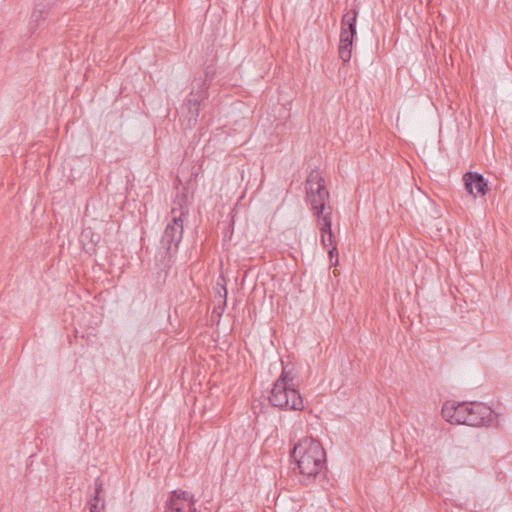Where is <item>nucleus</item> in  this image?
Listing matches in <instances>:
<instances>
[{"instance_id": "f257e3e1", "label": "nucleus", "mask_w": 512, "mask_h": 512, "mask_svg": "<svg viewBox=\"0 0 512 512\" xmlns=\"http://www.w3.org/2000/svg\"><path fill=\"white\" fill-rule=\"evenodd\" d=\"M292 457L296 460L300 473L308 480L315 478L326 463V452L322 444L312 437L301 439L294 446Z\"/></svg>"}, {"instance_id": "f03ea898", "label": "nucleus", "mask_w": 512, "mask_h": 512, "mask_svg": "<svg viewBox=\"0 0 512 512\" xmlns=\"http://www.w3.org/2000/svg\"><path fill=\"white\" fill-rule=\"evenodd\" d=\"M294 375L292 371L283 368L281 375L274 382L269 396L272 406L281 410L301 411L304 409L303 398L295 388Z\"/></svg>"}, {"instance_id": "7ed1b4c3", "label": "nucleus", "mask_w": 512, "mask_h": 512, "mask_svg": "<svg viewBox=\"0 0 512 512\" xmlns=\"http://www.w3.org/2000/svg\"><path fill=\"white\" fill-rule=\"evenodd\" d=\"M188 214V198L186 194H178L171 209L172 218L166 225L161 237V245L166 253L172 256L178 251L183 238V217Z\"/></svg>"}, {"instance_id": "20e7f679", "label": "nucleus", "mask_w": 512, "mask_h": 512, "mask_svg": "<svg viewBox=\"0 0 512 512\" xmlns=\"http://www.w3.org/2000/svg\"><path fill=\"white\" fill-rule=\"evenodd\" d=\"M493 420V410L480 402H468L466 425L480 427L488 425Z\"/></svg>"}, {"instance_id": "39448f33", "label": "nucleus", "mask_w": 512, "mask_h": 512, "mask_svg": "<svg viewBox=\"0 0 512 512\" xmlns=\"http://www.w3.org/2000/svg\"><path fill=\"white\" fill-rule=\"evenodd\" d=\"M202 100L188 97L179 109V121L184 129H192L198 122Z\"/></svg>"}, {"instance_id": "423d86ee", "label": "nucleus", "mask_w": 512, "mask_h": 512, "mask_svg": "<svg viewBox=\"0 0 512 512\" xmlns=\"http://www.w3.org/2000/svg\"><path fill=\"white\" fill-rule=\"evenodd\" d=\"M468 402L456 403L455 401H447L442 407V416L451 424H464L467 418Z\"/></svg>"}, {"instance_id": "0eeeda50", "label": "nucleus", "mask_w": 512, "mask_h": 512, "mask_svg": "<svg viewBox=\"0 0 512 512\" xmlns=\"http://www.w3.org/2000/svg\"><path fill=\"white\" fill-rule=\"evenodd\" d=\"M465 188L473 197L477 195L484 196L488 191V182L484 176L478 172H467L464 175Z\"/></svg>"}, {"instance_id": "6e6552de", "label": "nucleus", "mask_w": 512, "mask_h": 512, "mask_svg": "<svg viewBox=\"0 0 512 512\" xmlns=\"http://www.w3.org/2000/svg\"><path fill=\"white\" fill-rule=\"evenodd\" d=\"M329 198V192L326 188H322V192L318 194L307 197L308 203L319 220H323V217L328 214L329 208L332 209L330 205L327 206Z\"/></svg>"}, {"instance_id": "1a4fd4ad", "label": "nucleus", "mask_w": 512, "mask_h": 512, "mask_svg": "<svg viewBox=\"0 0 512 512\" xmlns=\"http://www.w3.org/2000/svg\"><path fill=\"white\" fill-rule=\"evenodd\" d=\"M209 73L206 71L204 75L195 77L191 84V92L188 97L196 98L204 101L208 97V88L210 81L208 80Z\"/></svg>"}, {"instance_id": "9d476101", "label": "nucleus", "mask_w": 512, "mask_h": 512, "mask_svg": "<svg viewBox=\"0 0 512 512\" xmlns=\"http://www.w3.org/2000/svg\"><path fill=\"white\" fill-rule=\"evenodd\" d=\"M332 209L329 208L328 214L323 217V220H319L320 231H321V243L325 248H329L332 245H336L334 235L331 229L332 226Z\"/></svg>"}, {"instance_id": "9b49d317", "label": "nucleus", "mask_w": 512, "mask_h": 512, "mask_svg": "<svg viewBox=\"0 0 512 512\" xmlns=\"http://www.w3.org/2000/svg\"><path fill=\"white\" fill-rule=\"evenodd\" d=\"M358 17V10L356 8L347 11L341 20L340 34L354 37L356 35V22Z\"/></svg>"}, {"instance_id": "f8f14e48", "label": "nucleus", "mask_w": 512, "mask_h": 512, "mask_svg": "<svg viewBox=\"0 0 512 512\" xmlns=\"http://www.w3.org/2000/svg\"><path fill=\"white\" fill-rule=\"evenodd\" d=\"M322 188H326L323 177L318 170H312L306 179L307 197L322 192Z\"/></svg>"}, {"instance_id": "ddd939ff", "label": "nucleus", "mask_w": 512, "mask_h": 512, "mask_svg": "<svg viewBox=\"0 0 512 512\" xmlns=\"http://www.w3.org/2000/svg\"><path fill=\"white\" fill-rule=\"evenodd\" d=\"M103 482L100 478L95 480V495L88 501L90 512H105V500L100 497Z\"/></svg>"}, {"instance_id": "4468645a", "label": "nucleus", "mask_w": 512, "mask_h": 512, "mask_svg": "<svg viewBox=\"0 0 512 512\" xmlns=\"http://www.w3.org/2000/svg\"><path fill=\"white\" fill-rule=\"evenodd\" d=\"M353 39L354 37L340 34L338 53L344 63L349 62L351 59Z\"/></svg>"}, {"instance_id": "2eb2a0df", "label": "nucleus", "mask_w": 512, "mask_h": 512, "mask_svg": "<svg viewBox=\"0 0 512 512\" xmlns=\"http://www.w3.org/2000/svg\"><path fill=\"white\" fill-rule=\"evenodd\" d=\"M186 492L182 491L178 493L177 491H173L169 500L166 502L165 511L164 512H176L174 508H182L181 500L186 499Z\"/></svg>"}, {"instance_id": "dca6fc26", "label": "nucleus", "mask_w": 512, "mask_h": 512, "mask_svg": "<svg viewBox=\"0 0 512 512\" xmlns=\"http://www.w3.org/2000/svg\"><path fill=\"white\" fill-rule=\"evenodd\" d=\"M328 249V255L331 261L332 266H336L338 264V250L336 245H332Z\"/></svg>"}, {"instance_id": "f3484780", "label": "nucleus", "mask_w": 512, "mask_h": 512, "mask_svg": "<svg viewBox=\"0 0 512 512\" xmlns=\"http://www.w3.org/2000/svg\"><path fill=\"white\" fill-rule=\"evenodd\" d=\"M219 296L223 298V303L226 304V298H227V289L225 285H221V290L219 291Z\"/></svg>"}]
</instances>
